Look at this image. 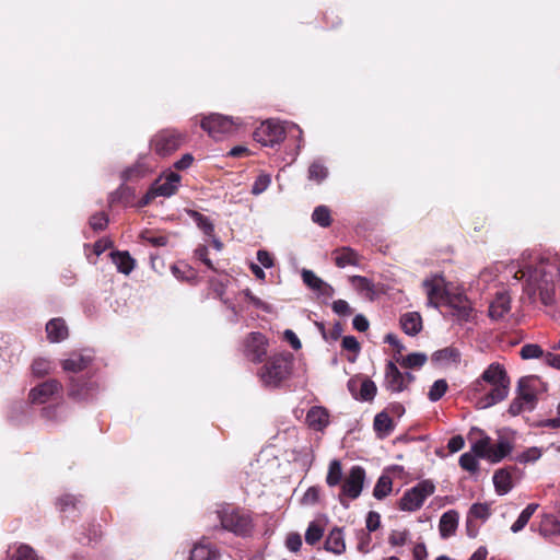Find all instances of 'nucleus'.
I'll return each instance as SVG.
<instances>
[{
    "mask_svg": "<svg viewBox=\"0 0 560 560\" xmlns=\"http://www.w3.org/2000/svg\"><path fill=\"white\" fill-rule=\"evenodd\" d=\"M318 498H319V490L315 487H311L304 493L302 501L305 504H314L318 501Z\"/></svg>",
    "mask_w": 560,
    "mask_h": 560,
    "instance_id": "nucleus-61",
    "label": "nucleus"
},
{
    "mask_svg": "<svg viewBox=\"0 0 560 560\" xmlns=\"http://www.w3.org/2000/svg\"><path fill=\"white\" fill-rule=\"evenodd\" d=\"M245 355L253 362H260L267 354V339L260 332H252L246 338L245 343Z\"/></svg>",
    "mask_w": 560,
    "mask_h": 560,
    "instance_id": "nucleus-13",
    "label": "nucleus"
},
{
    "mask_svg": "<svg viewBox=\"0 0 560 560\" xmlns=\"http://www.w3.org/2000/svg\"><path fill=\"white\" fill-rule=\"evenodd\" d=\"M8 560H38V557L30 546L19 545L9 549Z\"/></svg>",
    "mask_w": 560,
    "mask_h": 560,
    "instance_id": "nucleus-34",
    "label": "nucleus"
},
{
    "mask_svg": "<svg viewBox=\"0 0 560 560\" xmlns=\"http://www.w3.org/2000/svg\"><path fill=\"white\" fill-rule=\"evenodd\" d=\"M195 256L196 258L201 260L208 268L217 270V267L213 265V261L210 258L209 247H198L195 250Z\"/></svg>",
    "mask_w": 560,
    "mask_h": 560,
    "instance_id": "nucleus-55",
    "label": "nucleus"
},
{
    "mask_svg": "<svg viewBox=\"0 0 560 560\" xmlns=\"http://www.w3.org/2000/svg\"><path fill=\"white\" fill-rule=\"evenodd\" d=\"M329 176V170L324 160L315 159L307 168V179L317 185L325 182Z\"/></svg>",
    "mask_w": 560,
    "mask_h": 560,
    "instance_id": "nucleus-27",
    "label": "nucleus"
},
{
    "mask_svg": "<svg viewBox=\"0 0 560 560\" xmlns=\"http://www.w3.org/2000/svg\"><path fill=\"white\" fill-rule=\"evenodd\" d=\"M537 509H538V504L537 503L528 504L521 512V514L518 515L517 520L512 524L511 530L513 533H515V534L521 532L527 525V523L529 522L532 515L536 512Z\"/></svg>",
    "mask_w": 560,
    "mask_h": 560,
    "instance_id": "nucleus-36",
    "label": "nucleus"
},
{
    "mask_svg": "<svg viewBox=\"0 0 560 560\" xmlns=\"http://www.w3.org/2000/svg\"><path fill=\"white\" fill-rule=\"evenodd\" d=\"M435 485L433 481L425 479L408 489L399 500V509L401 511L415 512L419 510L424 501L434 493Z\"/></svg>",
    "mask_w": 560,
    "mask_h": 560,
    "instance_id": "nucleus-7",
    "label": "nucleus"
},
{
    "mask_svg": "<svg viewBox=\"0 0 560 560\" xmlns=\"http://www.w3.org/2000/svg\"><path fill=\"white\" fill-rule=\"evenodd\" d=\"M108 219L105 213L100 212L91 217L90 225L93 230L98 231L106 228Z\"/></svg>",
    "mask_w": 560,
    "mask_h": 560,
    "instance_id": "nucleus-57",
    "label": "nucleus"
},
{
    "mask_svg": "<svg viewBox=\"0 0 560 560\" xmlns=\"http://www.w3.org/2000/svg\"><path fill=\"white\" fill-rule=\"evenodd\" d=\"M171 269H172V273L177 279L189 281L195 278L194 270L190 267H188L187 265H183L182 267L173 265Z\"/></svg>",
    "mask_w": 560,
    "mask_h": 560,
    "instance_id": "nucleus-53",
    "label": "nucleus"
},
{
    "mask_svg": "<svg viewBox=\"0 0 560 560\" xmlns=\"http://www.w3.org/2000/svg\"><path fill=\"white\" fill-rule=\"evenodd\" d=\"M366 528L369 532L376 530L381 525V516L377 512L371 511L366 516Z\"/></svg>",
    "mask_w": 560,
    "mask_h": 560,
    "instance_id": "nucleus-60",
    "label": "nucleus"
},
{
    "mask_svg": "<svg viewBox=\"0 0 560 560\" xmlns=\"http://www.w3.org/2000/svg\"><path fill=\"white\" fill-rule=\"evenodd\" d=\"M468 439L471 441V452L481 458L489 460L491 454V439L482 430L471 428Z\"/></svg>",
    "mask_w": 560,
    "mask_h": 560,
    "instance_id": "nucleus-14",
    "label": "nucleus"
},
{
    "mask_svg": "<svg viewBox=\"0 0 560 560\" xmlns=\"http://www.w3.org/2000/svg\"><path fill=\"white\" fill-rule=\"evenodd\" d=\"M350 282L357 291L365 296H370L374 292L372 282L365 277L352 276Z\"/></svg>",
    "mask_w": 560,
    "mask_h": 560,
    "instance_id": "nucleus-42",
    "label": "nucleus"
},
{
    "mask_svg": "<svg viewBox=\"0 0 560 560\" xmlns=\"http://www.w3.org/2000/svg\"><path fill=\"white\" fill-rule=\"evenodd\" d=\"M409 538L408 530H393L388 537V541L392 546H404Z\"/></svg>",
    "mask_w": 560,
    "mask_h": 560,
    "instance_id": "nucleus-54",
    "label": "nucleus"
},
{
    "mask_svg": "<svg viewBox=\"0 0 560 560\" xmlns=\"http://www.w3.org/2000/svg\"><path fill=\"white\" fill-rule=\"evenodd\" d=\"M364 480L365 470L361 466L351 467L342 483L341 494L351 500L359 498L363 489Z\"/></svg>",
    "mask_w": 560,
    "mask_h": 560,
    "instance_id": "nucleus-11",
    "label": "nucleus"
},
{
    "mask_svg": "<svg viewBox=\"0 0 560 560\" xmlns=\"http://www.w3.org/2000/svg\"><path fill=\"white\" fill-rule=\"evenodd\" d=\"M180 183V175L176 172L170 171L154 182L147 194V200L156 196L171 197L173 196Z\"/></svg>",
    "mask_w": 560,
    "mask_h": 560,
    "instance_id": "nucleus-10",
    "label": "nucleus"
},
{
    "mask_svg": "<svg viewBox=\"0 0 560 560\" xmlns=\"http://www.w3.org/2000/svg\"><path fill=\"white\" fill-rule=\"evenodd\" d=\"M81 503L80 499L73 494H65L58 499L57 505L62 512L75 510Z\"/></svg>",
    "mask_w": 560,
    "mask_h": 560,
    "instance_id": "nucleus-45",
    "label": "nucleus"
},
{
    "mask_svg": "<svg viewBox=\"0 0 560 560\" xmlns=\"http://www.w3.org/2000/svg\"><path fill=\"white\" fill-rule=\"evenodd\" d=\"M342 347L352 352H358L360 350V345L355 337L353 336H346L342 339Z\"/></svg>",
    "mask_w": 560,
    "mask_h": 560,
    "instance_id": "nucleus-63",
    "label": "nucleus"
},
{
    "mask_svg": "<svg viewBox=\"0 0 560 560\" xmlns=\"http://www.w3.org/2000/svg\"><path fill=\"white\" fill-rule=\"evenodd\" d=\"M189 560H220V552L211 542L201 539L191 548Z\"/></svg>",
    "mask_w": 560,
    "mask_h": 560,
    "instance_id": "nucleus-16",
    "label": "nucleus"
},
{
    "mask_svg": "<svg viewBox=\"0 0 560 560\" xmlns=\"http://www.w3.org/2000/svg\"><path fill=\"white\" fill-rule=\"evenodd\" d=\"M512 451V444L506 439H500L495 445H491L489 462L499 463Z\"/></svg>",
    "mask_w": 560,
    "mask_h": 560,
    "instance_id": "nucleus-35",
    "label": "nucleus"
},
{
    "mask_svg": "<svg viewBox=\"0 0 560 560\" xmlns=\"http://www.w3.org/2000/svg\"><path fill=\"white\" fill-rule=\"evenodd\" d=\"M93 360L92 354L74 352L68 359L61 362L62 369L66 372L78 373L86 369Z\"/></svg>",
    "mask_w": 560,
    "mask_h": 560,
    "instance_id": "nucleus-20",
    "label": "nucleus"
},
{
    "mask_svg": "<svg viewBox=\"0 0 560 560\" xmlns=\"http://www.w3.org/2000/svg\"><path fill=\"white\" fill-rule=\"evenodd\" d=\"M376 390H377V388L373 381L364 380L361 384L360 397L364 401H370V400L374 399V397L376 395Z\"/></svg>",
    "mask_w": 560,
    "mask_h": 560,
    "instance_id": "nucleus-52",
    "label": "nucleus"
},
{
    "mask_svg": "<svg viewBox=\"0 0 560 560\" xmlns=\"http://www.w3.org/2000/svg\"><path fill=\"white\" fill-rule=\"evenodd\" d=\"M302 279L303 282L313 291L318 294L331 298L334 294V289L328 283L324 282L320 278H318L312 270L303 269L302 270Z\"/></svg>",
    "mask_w": 560,
    "mask_h": 560,
    "instance_id": "nucleus-19",
    "label": "nucleus"
},
{
    "mask_svg": "<svg viewBox=\"0 0 560 560\" xmlns=\"http://www.w3.org/2000/svg\"><path fill=\"white\" fill-rule=\"evenodd\" d=\"M540 384V380L537 376H524L518 381V390L535 393Z\"/></svg>",
    "mask_w": 560,
    "mask_h": 560,
    "instance_id": "nucleus-51",
    "label": "nucleus"
},
{
    "mask_svg": "<svg viewBox=\"0 0 560 560\" xmlns=\"http://www.w3.org/2000/svg\"><path fill=\"white\" fill-rule=\"evenodd\" d=\"M541 457V450L538 447H529L516 456V460L521 464H528L538 460Z\"/></svg>",
    "mask_w": 560,
    "mask_h": 560,
    "instance_id": "nucleus-46",
    "label": "nucleus"
},
{
    "mask_svg": "<svg viewBox=\"0 0 560 560\" xmlns=\"http://www.w3.org/2000/svg\"><path fill=\"white\" fill-rule=\"evenodd\" d=\"M32 370L35 375L44 376L52 370V362L44 358L35 359L32 364Z\"/></svg>",
    "mask_w": 560,
    "mask_h": 560,
    "instance_id": "nucleus-48",
    "label": "nucleus"
},
{
    "mask_svg": "<svg viewBox=\"0 0 560 560\" xmlns=\"http://www.w3.org/2000/svg\"><path fill=\"white\" fill-rule=\"evenodd\" d=\"M544 362L551 368L560 369V354L547 352L544 355Z\"/></svg>",
    "mask_w": 560,
    "mask_h": 560,
    "instance_id": "nucleus-64",
    "label": "nucleus"
},
{
    "mask_svg": "<svg viewBox=\"0 0 560 560\" xmlns=\"http://www.w3.org/2000/svg\"><path fill=\"white\" fill-rule=\"evenodd\" d=\"M61 388L62 386L57 380H48L30 392V399L34 404H44Z\"/></svg>",
    "mask_w": 560,
    "mask_h": 560,
    "instance_id": "nucleus-15",
    "label": "nucleus"
},
{
    "mask_svg": "<svg viewBox=\"0 0 560 560\" xmlns=\"http://www.w3.org/2000/svg\"><path fill=\"white\" fill-rule=\"evenodd\" d=\"M427 362V355L423 353H410L407 357L401 358L399 364L402 368L416 369L421 368Z\"/></svg>",
    "mask_w": 560,
    "mask_h": 560,
    "instance_id": "nucleus-43",
    "label": "nucleus"
},
{
    "mask_svg": "<svg viewBox=\"0 0 560 560\" xmlns=\"http://www.w3.org/2000/svg\"><path fill=\"white\" fill-rule=\"evenodd\" d=\"M413 381V375L409 372L401 373L398 368L388 362L385 370V387L393 393H400L407 388Z\"/></svg>",
    "mask_w": 560,
    "mask_h": 560,
    "instance_id": "nucleus-12",
    "label": "nucleus"
},
{
    "mask_svg": "<svg viewBox=\"0 0 560 560\" xmlns=\"http://www.w3.org/2000/svg\"><path fill=\"white\" fill-rule=\"evenodd\" d=\"M47 338L50 342H60L68 335V327L62 318H52L46 324Z\"/></svg>",
    "mask_w": 560,
    "mask_h": 560,
    "instance_id": "nucleus-24",
    "label": "nucleus"
},
{
    "mask_svg": "<svg viewBox=\"0 0 560 560\" xmlns=\"http://www.w3.org/2000/svg\"><path fill=\"white\" fill-rule=\"evenodd\" d=\"M471 388L475 393L483 394L478 398L477 406L487 409L508 397L510 378L504 366L494 362L472 383Z\"/></svg>",
    "mask_w": 560,
    "mask_h": 560,
    "instance_id": "nucleus-1",
    "label": "nucleus"
},
{
    "mask_svg": "<svg viewBox=\"0 0 560 560\" xmlns=\"http://www.w3.org/2000/svg\"><path fill=\"white\" fill-rule=\"evenodd\" d=\"M341 478H342L341 463L338 459H334L329 464L326 482L329 487H335V486L339 485V482L341 481Z\"/></svg>",
    "mask_w": 560,
    "mask_h": 560,
    "instance_id": "nucleus-39",
    "label": "nucleus"
},
{
    "mask_svg": "<svg viewBox=\"0 0 560 560\" xmlns=\"http://www.w3.org/2000/svg\"><path fill=\"white\" fill-rule=\"evenodd\" d=\"M113 264L124 275H129L136 266V260L127 250H115L110 253Z\"/></svg>",
    "mask_w": 560,
    "mask_h": 560,
    "instance_id": "nucleus-26",
    "label": "nucleus"
},
{
    "mask_svg": "<svg viewBox=\"0 0 560 560\" xmlns=\"http://www.w3.org/2000/svg\"><path fill=\"white\" fill-rule=\"evenodd\" d=\"M545 354L541 347L536 343H527L521 349V357L525 360L544 358Z\"/></svg>",
    "mask_w": 560,
    "mask_h": 560,
    "instance_id": "nucleus-47",
    "label": "nucleus"
},
{
    "mask_svg": "<svg viewBox=\"0 0 560 560\" xmlns=\"http://www.w3.org/2000/svg\"><path fill=\"white\" fill-rule=\"evenodd\" d=\"M326 522L323 520H315L311 522L305 532V541L306 544L313 546L318 542L325 532Z\"/></svg>",
    "mask_w": 560,
    "mask_h": 560,
    "instance_id": "nucleus-32",
    "label": "nucleus"
},
{
    "mask_svg": "<svg viewBox=\"0 0 560 560\" xmlns=\"http://www.w3.org/2000/svg\"><path fill=\"white\" fill-rule=\"evenodd\" d=\"M459 465L464 470L475 472L478 470V460L475 454L469 452L464 453L459 457Z\"/></svg>",
    "mask_w": 560,
    "mask_h": 560,
    "instance_id": "nucleus-49",
    "label": "nucleus"
},
{
    "mask_svg": "<svg viewBox=\"0 0 560 560\" xmlns=\"http://www.w3.org/2000/svg\"><path fill=\"white\" fill-rule=\"evenodd\" d=\"M183 143V136L175 130H162L151 140L156 154L166 156L176 151Z\"/></svg>",
    "mask_w": 560,
    "mask_h": 560,
    "instance_id": "nucleus-9",
    "label": "nucleus"
},
{
    "mask_svg": "<svg viewBox=\"0 0 560 560\" xmlns=\"http://www.w3.org/2000/svg\"><path fill=\"white\" fill-rule=\"evenodd\" d=\"M539 533L547 538L560 537V521L553 515H544Z\"/></svg>",
    "mask_w": 560,
    "mask_h": 560,
    "instance_id": "nucleus-30",
    "label": "nucleus"
},
{
    "mask_svg": "<svg viewBox=\"0 0 560 560\" xmlns=\"http://www.w3.org/2000/svg\"><path fill=\"white\" fill-rule=\"evenodd\" d=\"M292 368L291 357L289 354H277L261 366L258 376L264 386L276 388L284 382Z\"/></svg>",
    "mask_w": 560,
    "mask_h": 560,
    "instance_id": "nucleus-5",
    "label": "nucleus"
},
{
    "mask_svg": "<svg viewBox=\"0 0 560 560\" xmlns=\"http://www.w3.org/2000/svg\"><path fill=\"white\" fill-rule=\"evenodd\" d=\"M221 526L237 535H245L250 529V520L247 515L232 508H223L217 512Z\"/></svg>",
    "mask_w": 560,
    "mask_h": 560,
    "instance_id": "nucleus-8",
    "label": "nucleus"
},
{
    "mask_svg": "<svg viewBox=\"0 0 560 560\" xmlns=\"http://www.w3.org/2000/svg\"><path fill=\"white\" fill-rule=\"evenodd\" d=\"M465 445V441L462 435H455L450 439L447 443V447L451 453H456L460 451Z\"/></svg>",
    "mask_w": 560,
    "mask_h": 560,
    "instance_id": "nucleus-62",
    "label": "nucleus"
},
{
    "mask_svg": "<svg viewBox=\"0 0 560 560\" xmlns=\"http://www.w3.org/2000/svg\"><path fill=\"white\" fill-rule=\"evenodd\" d=\"M447 383L445 380H438L433 383V385L430 387L428 397L431 401H438L443 397V395L447 390Z\"/></svg>",
    "mask_w": 560,
    "mask_h": 560,
    "instance_id": "nucleus-44",
    "label": "nucleus"
},
{
    "mask_svg": "<svg viewBox=\"0 0 560 560\" xmlns=\"http://www.w3.org/2000/svg\"><path fill=\"white\" fill-rule=\"evenodd\" d=\"M528 278L525 284V293L530 302L539 300L544 305H551L555 301V284L542 267L528 271Z\"/></svg>",
    "mask_w": 560,
    "mask_h": 560,
    "instance_id": "nucleus-4",
    "label": "nucleus"
},
{
    "mask_svg": "<svg viewBox=\"0 0 560 560\" xmlns=\"http://www.w3.org/2000/svg\"><path fill=\"white\" fill-rule=\"evenodd\" d=\"M373 427L380 438H386L394 431L393 420L384 411L375 416Z\"/></svg>",
    "mask_w": 560,
    "mask_h": 560,
    "instance_id": "nucleus-31",
    "label": "nucleus"
},
{
    "mask_svg": "<svg viewBox=\"0 0 560 560\" xmlns=\"http://www.w3.org/2000/svg\"><path fill=\"white\" fill-rule=\"evenodd\" d=\"M201 128L214 140H221L223 137L235 132L242 121L240 118L224 116L220 114H210L201 120Z\"/></svg>",
    "mask_w": 560,
    "mask_h": 560,
    "instance_id": "nucleus-6",
    "label": "nucleus"
},
{
    "mask_svg": "<svg viewBox=\"0 0 560 560\" xmlns=\"http://www.w3.org/2000/svg\"><path fill=\"white\" fill-rule=\"evenodd\" d=\"M433 359L442 364L457 363L459 361V352L454 348H445L436 351Z\"/></svg>",
    "mask_w": 560,
    "mask_h": 560,
    "instance_id": "nucleus-38",
    "label": "nucleus"
},
{
    "mask_svg": "<svg viewBox=\"0 0 560 560\" xmlns=\"http://www.w3.org/2000/svg\"><path fill=\"white\" fill-rule=\"evenodd\" d=\"M187 214L195 222L198 229L203 232L205 235L209 237L213 236L214 225L208 217L195 210H187Z\"/></svg>",
    "mask_w": 560,
    "mask_h": 560,
    "instance_id": "nucleus-33",
    "label": "nucleus"
},
{
    "mask_svg": "<svg viewBox=\"0 0 560 560\" xmlns=\"http://www.w3.org/2000/svg\"><path fill=\"white\" fill-rule=\"evenodd\" d=\"M392 479L388 476H381L374 487L373 495L377 500H382L387 497L392 491Z\"/></svg>",
    "mask_w": 560,
    "mask_h": 560,
    "instance_id": "nucleus-41",
    "label": "nucleus"
},
{
    "mask_svg": "<svg viewBox=\"0 0 560 560\" xmlns=\"http://www.w3.org/2000/svg\"><path fill=\"white\" fill-rule=\"evenodd\" d=\"M312 220L322 228L329 226L331 223L329 208L327 206H317L312 213Z\"/></svg>",
    "mask_w": 560,
    "mask_h": 560,
    "instance_id": "nucleus-37",
    "label": "nucleus"
},
{
    "mask_svg": "<svg viewBox=\"0 0 560 560\" xmlns=\"http://www.w3.org/2000/svg\"><path fill=\"white\" fill-rule=\"evenodd\" d=\"M511 310V299L506 292H499L489 306V316L492 319H501Z\"/></svg>",
    "mask_w": 560,
    "mask_h": 560,
    "instance_id": "nucleus-23",
    "label": "nucleus"
},
{
    "mask_svg": "<svg viewBox=\"0 0 560 560\" xmlns=\"http://www.w3.org/2000/svg\"><path fill=\"white\" fill-rule=\"evenodd\" d=\"M332 311L340 316H347L351 314L350 305L345 300L335 301L332 303Z\"/></svg>",
    "mask_w": 560,
    "mask_h": 560,
    "instance_id": "nucleus-59",
    "label": "nucleus"
},
{
    "mask_svg": "<svg viewBox=\"0 0 560 560\" xmlns=\"http://www.w3.org/2000/svg\"><path fill=\"white\" fill-rule=\"evenodd\" d=\"M423 287L427 292L429 306L436 308L441 303H445L454 308L453 314L458 319H470L472 308L469 301L462 294L450 296L444 278L442 276L435 275L430 279H425L423 281Z\"/></svg>",
    "mask_w": 560,
    "mask_h": 560,
    "instance_id": "nucleus-2",
    "label": "nucleus"
},
{
    "mask_svg": "<svg viewBox=\"0 0 560 560\" xmlns=\"http://www.w3.org/2000/svg\"><path fill=\"white\" fill-rule=\"evenodd\" d=\"M97 386L93 382H81L72 380L69 386L68 395L77 400L92 399L96 393Z\"/></svg>",
    "mask_w": 560,
    "mask_h": 560,
    "instance_id": "nucleus-17",
    "label": "nucleus"
},
{
    "mask_svg": "<svg viewBox=\"0 0 560 560\" xmlns=\"http://www.w3.org/2000/svg\"><path fill=\"white\" fill-rule=\"evenodd\" d=\"M271 177L269 174H260L255 179L250 192L255 196L262 194L270 185Z\"/></svg>",
    "mask_w": 560,
    "mask_h": 560,
    "instance_id": "nucleus-50",
    "label": "nucleus"
},
{
    "mask_svg": "<svg viewBox=\"0 0 560 560\" xmlns=\"http://www.w3.org/2000/svg\"><path fill=\"white\" fill-rule=\"evenodd\" d=\"M302 546L301 535L298 533H290L285 539V547L292 551L298 552Z\"/></svg>",
    "mask_w": 560,
    "mask_h": 560,
    "instance_id": "nucleus-56",
    "label": "nucleus"
},
{
    "mask_svg": "<svg viewBox=\"0 0 560 560\" xmlns=\"http://www.w3.org/2000/svg\"><path fill=\"white\" fill-rule=\"evenodd\" d=\"M491 515L490 506L487 503H475L470 506L467 518L487 521Z\"/></svg>",
    "mask_w": 560,
    "mask_h": 560,
    "instance_id": "nucleus-40",
    "label": "nucleus"
},
{
    "mask_svg": "<svg viewBox=\"0 0 560 560\" xmlns=\"http://www.w3.org/2000/svg\"><path fill=\"white\" fill-rule=\"evenodd\" d=\"M400 326L409 336L418 335L422 329V318L417 312H408L401 315Z\"/></svg>",
    "mask_w": 560,
    "mask_h": 560,
    "instance_id": "nucleus-28",
    "label": "nucleus"
},
{
    "mask_svg": "<svg viewBox=\"0 0 560 560\" xmlns=\"http://www.w3.org/2000/svg\"><path fill=\"white\" fill-rule=\"evenodd\" d=\"M334 259L338 267L360 266L361 257L351 247H341L334 252Z\"/></svg>",
    "mask_w": 560,
    "mask_h": 560,
    "instance_id": "nucleus-25",
    "label": "nucleus"
},
{
    "mask_svg": "<svg viewBox=\"0 0 560 560\" xmlns=\"http://www.w3.org/2000/svg\"><path fill=\"white\" fill-rule=\"evenodd\" d=\"M302 133V129L294 122L268 119L256 128L254 139L264 147L273 148L280 144L287 135H290L296 137L299 141L298 151H300L303 143ZM298 154L299 152H296Z\"/></svg>",
    "mask_w": 560,
    "mask_h": 560,
    "instance_id": "nucleus-3",
    "label": "nucleus"
},
{
    "mask_svg": "<svg viewBox=\"0 0 560 560\" xmlns=\"http://www.w3.org/2000/svg\"><path fill=\"white\" fill-rule=\"evenodd\" d=\"M305 421L313 430L322 431L329 423L328 410L320 406H314L307 411Z\"/></svg>",
    "mask_w": 560,
    "mask_h": 560,
    "instance_id": "nucleus-18",
    "label": "nucleus"
},
{
    "mask_svg": "<svg viewBox=\"0 0 560 560\" xmlns=\"http://www.w3.org/2000/svg\"><path fill=\"white\" fill-rule=\"evenodd\" d=\"M493 485L499 495L509 493L513 488L511 472L508 469H499L493 475Z\"/></svg>",
    "mask_w": 560,
    "mask_h": 560,
    "instance_id": "nucleus-29",
    "label": "nucleus"
},
{
    "mask_svg": "<svg viewBox=\"0 0 560 560\" xmlns=\"http://www.w3.org/2000/svg\"><path fill=\"white\" fill-rule=\"evenodd\" d=\"M523 404L527 406V411H532L536 405V394L529 392L518 390V396Z\"/></svg>",
    "mask_w": 560,
    "mask_h": 560,
    "instance_id": "nucleus-58",
    "label": "nucleus"
},
{
    "mask_svg": "<svg viewBox=\"0 0 560 560\" xmlns=\"http://www.w3.org/2000/svg\"><path fill=\"white\" fill-rule=\"evenodd\" d=\"M459 515L455 510L442 514L439 522V532L443 539L455 535L458 527Z\"/></svg>",
    "mask_w": 560,
    "mask_h": 560,
    "instance_id": "nucleus-21",
    "label": "nucleus"
},
{
    "mask_svg": "<svg viewBox=\"0 0 560 560\" xmlns=\"http://www.w3.org/2000/svg\"><path fill=\"white\" fill-rule=\"evenodd\" d=\"M324 548L328 552L341 555L346 551L345 534L342 528L334 527L325 539Z\"/></svg>",
    "mask_w": 560,
    "mask_h": 560,
    "instance_id": "nucleus-22",
    "label": "nucleus"
}]
</instances>
